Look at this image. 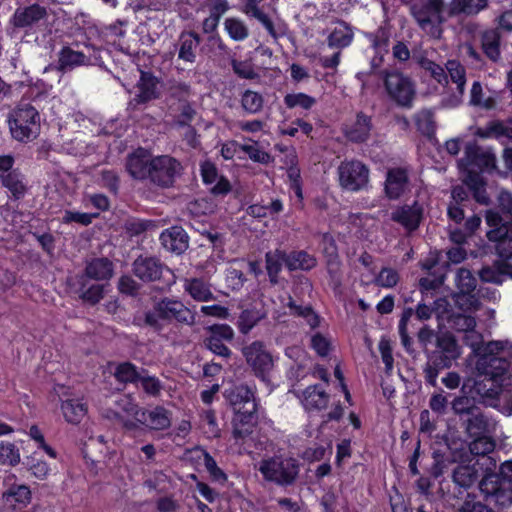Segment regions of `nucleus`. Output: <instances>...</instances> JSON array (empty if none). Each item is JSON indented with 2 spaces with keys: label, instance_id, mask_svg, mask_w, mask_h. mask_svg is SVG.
Segmentation results:
<instances>
[{
  "label": "nucleus",
  "instance_id": "nucleus-1",
  "mask_svg": "<svg viewBox=\"0 0 512 512\" xmlns=\"http://www.w3.org/2000/svg\"><path fill=\"white\" fill-rule=\"evenodd\" d=\"M482 335L474 329L465 334L464 341L471 347L476 370L485 376L490 386L485 395L507 403L506 413L512 414V344L509 341L483 343Z\"/></svg>",
  "mask_w": 512,
  "mask_h": 512
},
{
  "label": "nucleus",
  "instance_id": "nucleus-2",
  "mask_svg": "<svg viewBox=\"0 0 512 512\" xmlns=\"http://www.w3.org/2000/svg\"><path fill=\"white\" fill-rule=\"evenodd\" d=\"M487 6V0H452L449 6L444 0L416 1L411 12L420 28L429 36L439 38L442 23L453 15L477 14Z\"/></svg>",
  "mask_w": 512,
  "mask_h": 512
},
{
  "label": "nucleus",
  "instance_id": "nucleus-3",
  "mask_svg": "<svg viewBox=\"0 0 512 512\" xmlns=\"http://www.w3.org/2000/svg\"><path fill=\"white\" fill-rule=\"evenodd\" d=\"M486 222L491 228L487 232V237L490 241L497 242L496 250L499 260L492 266L483 267L479 276L484 282L501 284L506 278L512 279V264L507 262L512 260V229L502 223L498 213L492 210L487 212Z\"/></svg>",
  "mask_w": 512,
  "mask_h": 512
},
{
  "label": "nucleus",
  "instance_id": "nucleus-4",
  "mask_svg": "<svg viewBox=\"0 0 512 512\" xmlns=\"http://www.w3.org/2000/svg\"><path fill=\"white\" fill-rule=\"evenodd\" d=\"M228 399L235 410L232 434L234 444L230 446V450L241 454L245 450L242 442L252 433L256 423L257 405L254 401V392L247 386H237L228 394Z\"/></svg>",
  "mask_w": 512,
  "mask_h": 512
},
{
  "label": "nucleus",
  "instance_id": "nucleus-5",
  "mask_svg": "<svg viewBox=\"0 0 512 512\" xmlns=\"http://www.w3.org/2000/svg\"><path fill=\"white\" fill-rule=\"evenodd\" d=\"M9 129L12 137L19 142H29L40 132V115L29 104H21L9 117Z\"/></svg>",
  "mask_w": 512,
  "mask_h": 512
},
{
  "label": "nucleus",
  "instance_id": "nucleus-6",
  "mask_svg": "<svg viewBox=\"0 0 512 512\" xmlns=\"http://www.w3.org/2000/svg\"><path fill=\"white\" fill-rule=\"evenodd\" d=\"M242 353L255 376L267 386L273 385L276 359L266 349L265 345L262 342L255 341L245 346Z\"/></svg>",
  "mask_w": 512,
  "mask_h": 512
},
{
  "label": "nucleus",
  "instance_id": "nucleus-7",
  "mask_svg": "<svg viewBox=\"0 0 512 512\" xmlns=\"http://www.w3.org/2000/svg\"><path fill=\"white\" fill-rule=\"evenodd\" d=\"M171 320L190 324L193 322L194 317L190 309L181 301L169 298L159 301L153 311L145 315V323L156 329H160L164 321Z\"/></svg>",
  "mask_w": 512,
  "mask_h": 512
},
{
  "label": "nucleus",
  "instance_id": "nucleus-8",
  "mask_svg": "<svg viewBox=\"0 0 512 512\" xmlns=\"http://www.w3.org/2000/svg\"><path fill=\"white\" fill-rule=\"evenodd\" d=\"M258 470L265 480L284 486L295 481L299 473V465L294 458L274 456L263 459L259 463Z\"/></svg>",
  "mask_w": 512,
  "mask_h": 512
},
{
  "label": "nucleus",
  "instance_id": "nucleus-9",
  "mask_svg": "<svg viewBox=\"0 0 512 512\" xmlns=\"http://www.w3.org/2000/svg\"><path fill=\"white\" fill-rule=\"evenodd\" d=\"M455 285L457 292L452 297L454 305L464 311L479 310L480 302L474 293L477 280L471 271L460 268L456 273Z\"/></svg>",
  "mask_w": 512,
  "mask_h": 512
},
{
  "label": "nucleus",
  "instance_id": "nucleus-10",
  "mask_svg": "<svg viewBox=\"0 0 512 512\" xmlns=\"http://www.w3.org/2000/svg\"><path fill=\"white\" fill-rule=\"evenodd\" d=\"M384 84L387 94L393 101L400 106H411L416 90L410 78L399 72H390L386 74Z\"/></svg>",
  "mask_w": 512,
  "mask_h": 512
},
{
  "label": "nucleus",
  "instance_id": "nucleus-11",
  "mask_svg": "<svg viewBox=\"0 0 512 512\" xmlns=\"http://www.w3.org/2000/svg\"><path fill=\"white\" fill-rule=\"evenodd\" d=\"M494 167L495 155L476 146H467L465 157L459 162V168L467 172L466 176H480L479 172L489 171Z\"/></svg>",
  "mask_w": 512,
  "mask_h": 512
},
{
  "label": "nucleus",
  "instance_id": "nucleus-12",
  "mask_svg": "<svg viewBox=\"0 0 512 512\" xmlns=\"http://www.w3.org/2000/svg\"><path fill=\"white\" fill-rule=\"evenodd\" d=\"M180 172V163L167 155L152 158L150 163V180L159 186L172 185Z\"/></svg>",
  "mask_w": 512,
  "mask_h": 512
},
{
  "label": "nucleus",
  "instance_id": "nucleus-13",
  "mask_svg": "<svg viewBox=\"0 0 512 512\" xmlns=\"http://www.w3.org/2000/svg\"><path fill=\"white\" fill-rule=\"evenodd\" d=\"M114 403L115 408L107 409L104 416L108 419L119 420L127 430L138 428L137 417H140L138 413H141L142 409L137 407L132 398L127 395H119Z\"/></svg>",
  "mask_w": 512,
  "mask_h": 512
},
{
  "label": "nucleus",
  "instance_id": "nucleus-14",
  "mask_svg": "<svg viewBox=\"0 0 512 512\" xmlns=\"http://www.w3.org/2000/svg\"><path fill=\"white\" fill-rule=\"evenodd\" d=\"M340 185L350 191H358L368 183L369 171L360 161H346L338 168Z\"/></svg>",
  "mask_w": 512,
  "mask_h": 512
},
{
  "label": "nucleus",
  "instance_id": "nucleus-15",
  "mask_svg": "<svg viewBox=\"0 0 512 512\" xmlns=\"http://www.w3.org/2000/svg\"><path fill=\"white\" fill-rule=\"evenodd\" d=\"M448 303L445 299H438L435 302V312L437 317L444 320L447 319L451 325L459 331H464L465 333L474 329L476 326L475 317L472 316L477 310L472 311H464L460 307H457L458 312H450L447 309Z\"/></svg>",
  "mask_w": 512,
  "mask_h": 512
},
{
  "label": "nucleus",
  "instance_id": "nucleus-16",
  "mask_svg": "<svg viewBox=\"0 0 512 512\" xmlns=\"http://www.w3.org/2000/svg\"><path fill=\"white\" fill-rule=\"evenodd\" d=\"M164 270L171 274V280L168 281L169 285L175 283V276L172 271L165 268L163 264L155 257L140 256L133 264L134 274L143 281L151 282L160 279Z\"/></svg>",
  "mask_w": 512,
  "mask_h": 512
},
{
  "label": "nucleus",
  "instance_id": "nucleus-17",
  "mask_svg": "<svg viewBox=\"0 0 512 512\" xmlns=\"http://www.w3.org/2000/svg\"><path fill=\"white\" fill-rule=\"evenodd\" d=\"M87 53L64 47L59 54V65L62 69H72L81 65L95 64L99 60L96 49L86 46Z\"/></svg>",
  "mask_w": 512,
  "mask_h": 512
},
{
  "label": "nucleus",
  "instance_id": "nucleus-18",
  "mask_svg": "<svg viewBox=\"0 0 512 512\" xmlns=\"http://www.w3.org/2000/svg\"><path fill=\"white\" fill-rule=\"evenodd\" d=\"M472 134L482 139H497L503 144L512 143V121H491L485 127L470 128Z\"/></svg>",
  "mask_w": 512,
  "mask_h": 512
},
{
  "label": "nucleus",
  "instance_id": "nucleus-19",
  "mask_svg": "<svg viewBox=\"0 0 512 512\" xmlns=\"http://www.w3.org/2000/svg\"><path fill=\"white\" fill-rule=\"evenodd\" d=\"M476 464H478L481 469L480 476H482L479 489L486 499H489L501 486L499 476L494 472L496 469V461L492 457H483L480 458Z\"/></svg>",
  "mask_w": 512,
  "mask_h": 512
},
{
  "label": "nucleus",
  "instance_id": "nucleus-20",
  "mask_svg": "<svg viewBox=\"0 0 512 512\" xmlns=\"http://www.w3.org/2000/svg\"><path fill=\"white\" fill-rule=\"evenodd\" d=\"M137 417L138 426L144 425L150 430H165L171 425V416L168 410L163 407L157 406L151 410H143L138 413Z\"/></svg>",
  "mask_w": 512,
  "mask_h": 512
},
{
  "label": "nucleus",
  "instance_id": "nucleus-21",
  "mask_svg": "<svg viewBox=\"0 0 512 512\" xmlns=\"http://www.w3.org/2000/svg\"><path fill=\"white\" fill-rule=\"evenodd\" d=\"M159 97L158 80L152 74L141 71L135 87V96L130 104H144Z\"/></svg>",
  "mask_w": 512,
  "mask_h": 512
},
{
  "label": "nucleus",
  "instance_id": "nucleus-22",
  "mask_svg": "<svg viewBox=\"0 0 512 512\" xmlns=\"http://www.w3.org/2000/svg\"><path fill=\"white\" fill-rule=\"evenodd\" d=\"M152 157L145 149H137L129 155L126 168L129 174L135 179L150 178V163Z\"/></svg>",
  "mask_w": 512,
  "mask_h": 512
},
{
  "label": "nucleus",
  "instance_id": "nucleus-23",
  "mask_svg": "<svg viewBox=\"0 0 512 512\" xmlns=\"http://www.w3.org/2000/svg\"><path fill=\"white\" fill-rule=\"evenodd\" d=\"M422 214V206L415 202L413 205H404L396 208L392 212L391 217L405 229L412 231L419 226Z\"/></svg>",
  "mask_w": 512,
  "mask_h": 512
},
{
  "label": "nucleus",
  "instance_id": "nucleus-24",
  "mask_svg": "<svg viewBox=\"0 0 512 512\" xmlns=\"http://www.w3.org/2000/svg\"><path fill=\"white\" fill-rule=\"evenodd\" d=\"M437 348L436 358L439 360L437 364L440 368L451 367L452 363L461 355L460 347L455 339L448 334H444L438 339Z\"/></svg>",
  "mask_w": 512,
  "mask_h": 512
},
{
  "label": "nucleus",
  "instance_id": "nucleus-25",
  "mask_svg": "<svg viewBox=\"0 0 512 512\" xmlns=\"http://www.w3.org/2000/svg\"><path fill=\"white\" fill-rule=\"evenodd\" d=\"M446 69L451 77V80L457 85V92L453 97L444 99V105L447 107H455L462 101L465 87V70L463 66L455 61L450 60L446 64Z\"/></svg>",
  "mask_w": 512,
  "mask_h": 512
},
{
  "label": "nucleus",
  "instance_id": "nucleus-26",
  "mask_svg": "<svg viewBox=\"0 0 512 512\" xmlns=\"http://www.w3.org/2000/svg\"><path fill=\"white\" fill-rule=\"evenodd\" d=\"M160 241L167 250L181 254L188 248V236L183 228L174 226L163 231Z\"/></svg>",
  "mask_w": 512,
  "mask_h": 512
},
{
  "label": "nucleus",
  "instance_id": "nucleus-27",
  "mask_svg": "<svg viewBox=\"0 0 512 512\" xmlns=\"http://www.w3.org/2000/svg\"><path fill=\"white\" fill-rule=\"evenodd\" d=\"M408 189V176L404 169H391L387 173L385 192L390 199H397Z\"/></svg>",
  "mask_w": 512,
  "mask_h": 512
},
{
  "label": "nucleus",
  "instance_id": "nucleus-28",
  "mask_svg": "<svg viewBox=\"0 0 512 512\" xmlns=\"http://www.w3.org/2000/svg\"><path fill=\"white\" fill-rule=\"evenodd\" d=\"M47 16L45 8L39 5H31L17 9L13 15V24L17 27H31L40 23Z\"/></svg>",
  "mask_w": 512,
  "mask_h": 512
},
{
  "label": "nucleus",
  "instance_id": "nucleus-29",
  "mask_svg": "<svg viewBox=\"0 0 512 512\" xmlns=\"http://www.w3.org/2000/svg\"><path fill=\"white\" fill-rule=\"evenodd\" d=\"M480 458L471 457L467 463L460 464L453 473L454 482L462 487L472 486L481 474V469L476 462Z\"/></svg>",
  "mask_w": 512,
  "mask_h": 512
},
{
  "label": "nucleus",
  "instance_id": "nucleus-30",
  "mask_svg": "<svg viewBox=\"0 0 512 512\" xmlns=\"http://www.w3.org/2000/svg\"><path fill=\"white\" fill-rule=\"evenodd\" d=\"M298 397L306 410L323 409L329 401V396L325 389L319 385L307 387Z\"/></svg>",
  "mask_w": 512,
  "mask_h": 512
},
{
  "label": "nucleus",
  "instance_id": "nucleus-31",
  "mask_svg": "<svg viewBox=\"0 0 512 512\" xmlns=\"http://www.w3.org/2000/svg\"><path fill=\"white\" fill-rule=\"evenodd\" d=\"M61 412L67 423L77 425L87 415L88 408L82 399L68 398L61 402Z\"/></svg>",
  "mask_w": 512,
  "mask_h": 512
},
{
  "label": "nucleus",
  "instance_id": "nucleus-32",
  "mask_svg": "<svg viewBox=\"0 0 512 512\" xmlns=\"http://www.w3.org/2000/svg\"><path fill=\"white\" fill-rule=\"evenodd\" d=\"M31 498V490L24 484L13 485L2 494V499L6 505L18 509L27 507Z\"/></svg>",
  "mask_w": 512,
  "mask_h": 512
},
{
  "label": "nucleus",
  "instance_id": "nucleus-33",
  "mask_svg": "<svg viewBox=\"0 0 512 512\" xmlns=\"http://www.w3.org/2000/svg\"><path fill=\"white\" fill-rule=\"evenodd\" d=\"M201 175L206 184L215 183L211 189L213 194L224 195L230 191L229 181L223 177L218 178L216 167L211 162L201 164Z\"/></svg>",
  "mask_w": 512,
  "mask_h": 512
},
{
  "label": "nucleus",
  "instance_id": "nucleus-34",
  "mask_svg": "<svg viewBox=\"0 0 512 512\" xmlns=\"http://www.w3.org/2000/svg\"><path fill=\"white\" fill-rule=\"evenodd\" d=\"M370 132V118L363 114H358L356 118L345 128L347 138L354 142H363L367 140Z\"/></svg>",
  "mask_w": 512,
  "mask_h": 512
},
{
  "label": "nucleus",
  "instance_id": "nucleus-35",
  "mask_svg": "<svg viewBox=\"0 0 512 512\" xmlns=\"http://www.w3.org/2000/svg\"><path fill=\"white\" fill-rule=\"evenodd\" d=\"M183 287L195 301L207 302L214 299L210 285L202 279L186 278Z\"/></svg>",
  "mask_w": 512,
  "mask_h": 512
},
{
  "label": "nucleus",
  "instance_id": "nucleus-36",
  "mask_svg": "<svg viewBox=\"0 0 512 512\" xmlns=\"http://www.w3.org/2000/svg\"><path fill=\"white\" fill-rule=\"evenodd\" d=\"M353 37L351 27L344 22H338L328 36V45L332 48H345L351 44Z\"/></svg>",
  "mask_w": 512,
  "mask_h": 512
},
{
  "label": "nucleus",
  "instance_id": "nucleus-37",
  "mask_svg": "<svg viewBox=\"0 0 512 512\" xmlns=\"http://www.w3.org/2000/svg\"><path fill=\"white\" fill-rule=\"evenodd\" d=\"M199 43L200 39L197 34L193 32L182 33L178 53L179 58L187 62H193L195 59V49Z\"/></svg>",
  "mask_w": 512,
  "mask_h": 512
},
{
  "label": "nucleus",
  "instance_id": "nucleus-38",
  "mask_svg": "<svg viewBox=\"0 0 512 512\" xmlns=\"http://www.w3.org/2000/svg\"><path fill=\"white\" fill-rule=\"evenodd\" d=\"M112 264L107 259H95L86 267V276L95 280H107L112 276Z\"/></svg>",
  "mask_w": 512,
  "mask_h": 512
},
{
  "label": "nucleus",
  "instance_id": "nucleus-39",
  "mask_svg": "<svg viewBox=\"0 0 512 512\" xmlns=\"http://www.w3.org/2000/svg\"><path fill=\"white\" fill-rule=\"evenodd\" d=\"M285 265L290 270H308L316 265V259L304 251L292 252L286 255Z\"/></svg>",
  "mask_w": 512,
  "mask_h": 512
},
{
  "label": "nucleus",
  "instance_id": "nucleus-40",
  "mask_svg": "<svg viewBox=\"0 0 512 512\" xmlns=\"http://www.w3.org/2000/svg\"><path fill=\"white\" fill-rule=\"evenodd\" d=\"M368 38L377 54V57L372 60V64L373 66H378L384 54L388 52L389 36L384 29H379L375 34H369Z\"/></svg>",
  "mask_w": 512,
  "mask_h": 512
},
{
  "label": "nucleus",
  "instance_id": "nucleus-41",
  "mask_svg": "<svg viewBox=\"0 0 512 512\" xmlns=\"http://www.w3.org/2000/svg\"><path fill=\"white\" fill-rule=\"evenodd\" d=\"M224 30L234 41H243L249 35L245 22L237 17H228L224 20Z\"/></svg>",
  "mask_w": 512,
  "mask_h": 512
},
{
  "label": "nucleus",
  "instance_id": "nucleus-42",
  "mask_svg": "<svg viewBox=\"0 0 512 512\" xmlns=\"http://www.w3.org/2000/svg\"><path fill=\"white\" fill-rule=\"evenodd\" d=\"M258 2L259 0H246L241 11L248 17L256 18L266 28V30L274 36L273 24L269 17L259 9Z\"/></svg>",
  "mask_w": 512,
  "mask_h": 512
},
{
  "label": "nucleus",
  "instance_id": "nucleus-43",
  "mask_svg": "<svg viewBox=\"0 0 512 512\" xmlns=\"http://www.w3.org/2000/svg\"><path fill=\"white\" fill-rule=\"evenodd\" d=\"M499 40L496 30L485 31L482 35L483 51L492 61H497L500 57Z\"/></svg>",
  "mask_w": 512,
  "mask_h": 512
},
{
  "label": "nucleus",
  "instance_id": "nucleus-44",
  "mask_svg": "<svg viewBox=\"0 0 512 512\" xmlns=\"http://www.w3.org/2000/svg\"><path fill=\"white\" fill-rule=\"evenodd\" d=\"M287 163H290L291 165H294L296 162V154L293 149L289 150L287 154ZM288 178L290 181V188L292 192L294 193L295 197L299 202L302 201V189L300 184V171L297 167L291 166L288 169Z\"/></svg>",
  "mask_w": 512,
  "mask_h": 512
},
{
  "label": "nucleus",
  "instance_id": "nucleus-45",
  "mask_svg": "<svg viewBox=\"0 0 512 512\" xmlns=\"http://www.w3.org/2000/svg\"><path fill=\"white\" fill-rule=\"evenodd\" d=\"M495 98L491 95H486L483 92L482 86L479 82H474L470 91V104L485 109H491L495 106Z\"/></svg>",
  "mask_w": 512,
  "mask_h": 512
},
{
  "label": "nucleus",
  "instance_id": "nucleus-46",
  "mask_svg": "<svg viewBox=\"0 0 512 512\" xmlns=\"http://www.w3.org/2000/svg\"><path fill=\"white\" fill-rule=\"evenodd\" d=\"M19 449L11 442H0V465L16 466L20 463Z\"/></svg>",
  "mask_w": 512,
  "mask_h": 512
},
{
  "label": "nucleus",
  "instance_id": "nucleus-47",
  "mask_svg": "<svg viewBox=\"0 0 512 512\" xmlns=\"http://www.w3.org/2000/svg\"><path fill=\"white\" fill-rule=\"evenodd\" d=\"M265 314L261 310L247 309L244 310L238 320V328L241 333L247 334L262 318Z\"/></svg>",
  "mask_w": 512,
  "mask_h": 512
},
{
  "label": "nucleus",
  "instance_id": "nucleus-48",
  "mask_svg": "<svg viewBox=\"0 0 512 512\" xmlns=\"http://www.w3.org/2000/svg\"><path fill=\"white\" fill-rule=\"evenodd\" d=\"M285 259V253L279 250L266 254V269L271 282H277L276 276L280 272L282 265L285 264Z\"/></svg>",
  "mask_w": 512,
  "mask_h": 512
},
{
  "label": "nucleus",
  "instance_id": "nucleus-49",
  "mask_svg": "<svg viewBox=\"0 0 512 512\" xmlns=\"http://www.w3.org/2000/svg\"><path fill=\"white\" fill-rule=\"evenodd\" d=\"M481 224V219L478 216H472L465 221L464 231L459 229L451 230L450 239L456 244L463 243L468 236H470Z\"/></svg>",
  "mask_w": 512,
  "mask_h": 512
},
{
  "label": "nucleus",
  "instance_id": "nucleus-50",
  "mask_svg": "<svg viewBox=\"0 0 512 512\" xmlns=\"http://www.w3.org/2000/svg\"><path fill=\"white\" fill-rule=\"evenodd\" d=\"M494 448L495 443L488 436L478 437L470 444V452L475 458L488 457L487 454L492 452Z\"/></svg>",
  "mask_w": 512,
  "mask_h": 512
},
{
  "label": "nucleus",
  "instance_id": "nucleus-51",
  "mask_svg": "<svg viewBox=\"0 0 512 512\" xmlns=\"http://www.w3.org/2000/svg\"><path fill=\"white\" fill-rule=\"evenodd\" d=\"M2 183L11 192L14 198L21 197L25 192V185L20 175L15 171L2 175Z\"/></svg>",
  "mask_w": 512,
  "mask_h": 512
},
{
  "label": "nucleus",
  "instance_id": "nucleus-52",
  "mask_svg": "<svg viewBox=\"0 0 512 512\" xmlns=\"http://www.w3.org/2000/svg\"><path fill=\"white\" fill-rule=\"evenodd\" d=\"M321 249L327 259L329 270H333L338 265V253L334 239L330 235H324L321 241Z\"/></svg>",
  "mask_w": 512,
  "mask_h": 512
},
{
  "label": "nucleus",
  "instance_id": "nucleus-53",
  "mask_svg": "<svg viewBox=\"0 0 512 512\" xmlns=\"http://www.w3.org/2000/svg\"><path fill=\"white\" fill-rule=\"evenodd\" d=\"M28 466L31 473L40 480L46 479L51 471L48 463L39 457L37 451L28 458Z\"/></svg>",
  "mask_w": 512,
  "mask_h": 512
},
{
  "label": "nucleus",
  "instance_id": "nucleus-54",
  "mask_svg": "<svg viewBox=\"0 0 512 512\" xmlns=\"http://www.w3.org/2000/svg\"><path fill=\"white\" fill-rule=\"evenodd\" d=\"M464 182L473 191L477 202L481 204H488V196L486 195L483 179L481 176H465Z\"/></svg>",
  "mask_w": 512,
  "mask_h": 512
},
{
  "label": "nucleus",
  "instance_id": "nucleus-55",
  "mask_svg": "<svg viewBox=\"0 0 512 512\" xmlns=\"http://www.w3.org/2000/svg\"><path fill=\"white\" fill-rule=\"evenodd\" d=\"M242 106L248 113H257L263 106V98L257 92L247 90L242 95Z\"/></svg>",
  "mask_w": 512,
  "mask_h": 512
},
{
  "label": "nucleus",
  "instance_id": "nucleus-56",
  "mask_svg": "<svg viewBox=\"0 0 512 512\" xmlns=\"http://www.w3.org/2000/svg\"><path fill=\"white\" fill-rule=\"evenodd\" d=\"M98 216L97 213H82L78 211L66 210L62 217V222L65 224L78 223L86 226L92 223V220Z\"/></svg>",
  "mask_w": 512,
  "mask_h": 512
},
{
  "label": "nucleus",
  "instance_id": "nucleus-57",
  "mask_svg": "<svg viewBox=\"0 0 512 512\" xmlns=\"http://www.w3.org/2000/svg\"><path fill=\"white\" fill-rule=\"evenodd\" d=\"M115 377L120 382H136L139 380L140 375L134 365L130 363H122L117 366Z\"/></svg>",
  "mask_w": 512,
  "mask_h": 512
},
{
  "label": "nucleus",
  "instance_id": "nucleus-58",
  "mask_svg": "<svg viewBox=\"0 0 512 512\" xmlns=\"http://www.w3.org/2000/svg\"><path fill=\"white\" fill-rule=\"evenodd\" d=\"M285 103L289 108L301 107L309 109L314 105L315 100L304 93H294L286 95Z\"/></svg>",
  "mask_w": 512,
  "mask_h": 512
},
{
  "label": "nucleus",
  "instance_id": "nucleus-59",
  "mask_svg": "<svg viewBox=\"0 0 512 512\" xmlns=\"http://www.w3.org/2000/svg\"><path fill=\"white\" fill-rule=\"evenodd\" d=\"M28 434L38 444V448L42 449L49 457L53 459L57 457L56 451L46 444L44 436L37 426L30 427Z\"/></svg>",
  "mask_w": 512,
  "mask_h": 512
},
{
  "label": "nucleus",
  "instance_id": "nucleus-60",
  "mask_svg": "<svg viewBox=\"0 0 512 512\" xmlns=\"http://www.w3.org/2000/svg\"><path fill=\"white\" fill-rule=\"evenodd\" d=\"M398 273L391 268H383L376 278V283L385 288H391L398 283Z\"/></svg>",
  "mask_w": 512,
  "mask_h": 512
},
{
  "label": "nucleus",
  "instance_id": "nucleus-61",
  "mask_svg": "<svg viewBox=\"0 0 512 512\" xmlns=\"http://www.w3.org/2000/svg\"><path fill=\"white\" fill-rule=\"evenodd\" d=\"M487 500L494 505L500 507H508L512 503V491L510 489H504L502 486H500L497 491Z\"/></svg>",
  "mask_w": 512,
  "mask_h": 512
},
{
  "label": "nucleus",
  "instance_id": "nucleus-62",
  "mask_svg": "<svg viewBox=\"0 0 512 512\" xmlns=\"http://www.w3.org/2000/svg\"><path fill=\"white\" fill-rule=\"evenodd\" d=\"M421 67L428 72L432 78H434L438 83H442V81H446V75L443 68L433 61L429 59H421L420 60Z\"/></svg>",
  "mask_w": 512,
  "mask_h": 512
},
{
  "label": "nucleus",
  "instance_id": "nucleus-63",
  "mask_svg": "<svg viewBox=\"0 0 512 512\" xmlns=\"http://www.w3.org/2000/svg\"><path fill=\"white\" fill-rule=\"evenodd\" d=\"M104 290V284H92L82 292L81 296L83 300L95 304L103 298Z\"/></svg>",
  "mask_w": 512,
  "mask_h": 512
},
{
  "label": "nucleus",
  "instance_id": "nucleus-64",
  "mask_svg": "<svg viewBox=\"0 0 512 512\" xmlns=\"http://www.w3.org/2000/svg\"><path fill=\"white\" fill-rule=\"evenodd\" d=\"M241 150L255 162L267 163L270 159V156L266 152L262 151L256 144L242 145Z\"/></svg>",
  "mask_w": 512,
  "mask_h": 512
}]
</instances>
